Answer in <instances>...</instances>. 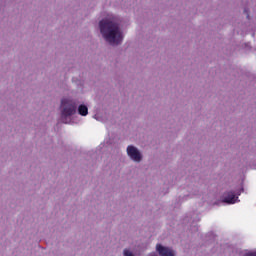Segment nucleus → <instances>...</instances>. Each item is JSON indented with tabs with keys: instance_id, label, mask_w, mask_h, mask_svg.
<instances>
[{
	"instance_id": "f03ea898",
	"label": "nucleus",
	"mask_w": 256,
	"mask_h": 256,
	"mask_svg": "<svg viewBox=\"0 0 256 256\" xmlns=\"http://www.w3.org/2000/svg\"><path fill=\"white\" fill-rule=\"evenodd\" d=\"M62 103V115L63 117H71V115H75L77 113V103L71 99L64 98L61 101Z\"/></svg>"
},
{
	"instance_id": "6e6552de",
	"label": "nucleus",
	"mask_w": 256,
	"mask_h": 256,
	"mask_svg": "<svg viewBox=\"0 0 256 256\" xmlns=\"http://www.w3.org/2000/svg\"><path fill=\"white\" fill-rule=\"evenodd\" d=\"M247 256H256V253H250Z\"/></svg>"
},
{
	"instance_id": "39448f33",
	"label": "nucleus",
	"mask_w": 256,
	"mask_h": 256,
	"mask_svg": "<svg viewBox=\"0 0 256 256\" xmlns=\"http://www.w3.org/2000/svg\"><path fill=\"white\" fill-rule=\"evenodd\" d=\"M156 250L160 256H175V252L171 248L164 247L161 244L156 245Z\"/></svg>"
},
{
	"instance_id": "0eeeda50",
	"label": "nucleus",
	"mask_w": 256,
	"mask_h": 256,
	"mask_svg": "<svg viewBox=\"0 0 256 256\" xmlns=\"http://www.w3.org/2000/svg\"><path fill=\"white\" fill-rule=\"evenodd\" d=\"M244 13H246L247 19H249V12H247V9L244 10Z\"/></svg>"
},
{
	"instance_id": "f257e3e1",
	"label": "nucleus",
	"mask_w": 256,
	"mask_h": 256,
	"mask_svg": "<svg viewBox=\"0 0 256 256\" xmlns=\"http://www.w3.org/2000/svg\"><path fill=\"white\" fill-rule=\"evenodd\" d=\"M100 32L105 41L110 45H119L123 41V33L119 29V24L111 20H101L99 23Z\"/></svg>"
},
{
	"instance_id": "423d86ee",
	"label": "nucleus",
	"mask_w": 256,
	"mask_h": 256,
	"mask_svg": "<svg viewBox=\"0 0 256 256\" xmlns=\"http://www.w3.org/2000/svg\"><path fill=\"white\" fill-rule=\"evenodd\" d=\"M78 113H79V115H82V117H86V115L89 114V108H87V106L81 104L78 107Z\"/></svg>"
},
{
	"instance_id": "7ed1b4c3",
	"label": "nucleus",
	"mask_w": 256,
	"mask_h": 256,
	"mask_svg": "<svg viewBox=\"0 0 256 256\" xmlns=\"http://www.w3.org/2000/svg\"><path fill=\"white\" fill-rule=\"evenodd\" d=\"M127 153L132 161H135L136 163H139L142 159L141 152H139V150H137L135 146H128Z\"/></svg>"
},
{
	"instance_id": "20e7f679",
	"label": "nucleus",
	"mask_w": 256,
	"mask_h": 256,
	"mask_svg": "<svg viewBox=\"0 0 256 256\" xmlns=\"http://www.w3.org/2000/svg\"><path fill=\"white\" fill-rule=\"evenodd\" d=\"M237 199H239L237 196H235V192L229 191L225 192L222 196V203H227L228 205H233L237 203Z\"/></svg>"
}]
</instances>
